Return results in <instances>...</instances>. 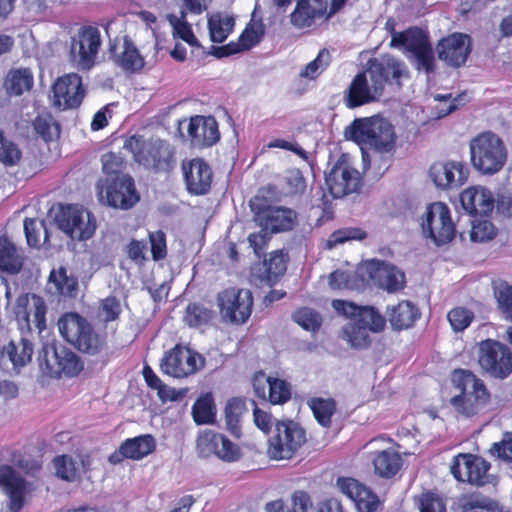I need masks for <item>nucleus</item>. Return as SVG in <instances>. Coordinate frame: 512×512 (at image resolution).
<instances>
[{"label":"nucleus","mask_w":512,"mask_h":512,"mask_svg":"<svg viewBox=\"0 0 512 512\" xmlns=\"http://www.w3.org/2000/svg\"><path fill=\"white\" fill-rule=\"evenodd\" d=\"M345 137L357 143L361 150L372 149L379 153L393 151L396 141L392 124L378 116L355 119L345 129Z\"/></svg>","instance_id":"1"},{"label":"nucleus","mask_w":512,"mask_h":512,"mask_svg":"<svg viewBox=\"0 0 512 512\" xmlns=\"http://www.w3.org/2000/svg\"><path fill=\"white\" fill-rule=\"evenodd\" d=\"M451 381L457 393L450 404L458 414L471 417L485 409L490 394L480 378L467 370H455Z\"/></svg>","instance_id":"2"},{"label":"nucleus","mask_w":512,"mask_h":512,"mask_svg":"<svg viewBox=\"0 0 512 512\" xmlns=\"http://www.w3.org/2000/svg\"><path fill=\"white\" fill-rule=\"evenodd\" d=\"M471 162L483 175L498 173L507 161V148L502 139L492 132H484L470 142Z\"/></svg>","instance_id":"3"},{"label":"nucleus","mask_w":512,"mask_h":512,"mask_svg":"<svg viewBox=\"0 0 512 512\" xmlns=\"http://www.w3.org/2000/svg\"><path fill=\"white\" fill-rule=\"evenodd\" d=\"M391 46L402 49L417 70L424 71L426 74L434 71V50L422 29L410 28L404 32L394 33Z\"/></svg>","instance_id":"4"},{"label":"nucleus","mask_w":512,"mask_h":512,"mask_svg":"<svg viewBox=\"0 0 512 512\" xmlns=\"http://www.w3.org/2000/svg\"><path fill=\"white\" fill-rule=\"evenodd\" d=\"M306 442V432L292 420L279 421L268 439L267 453L274 460L290 459Z\"/></svg>","instance_id":"5"},{"label":"nucleus","mask_w":512,"mask_h":512,"mask_svg":"<svg viewBox=\"0 0 512 512\" xmlns=\"http://www.w3.org/2000/svg\"><path fill=\"white\" fill-rule=\"evenodd\" d=\"M421 228L424 237L431 239L437 246L452 241L456 233L450 209L442 202L427 207L421 218Z\"/></svg>","instance_id":"6"},{"label":"nucleus","mask_w":512,"mask_h":512,"mask_svg":"<svg viewBox=\"0 0 512 512\" xmlns=\"http://www.w3.org/2000/svg\"><path fill=\"white\" fill-rule=\"evenodd\" d=\"M382 69V66L379 65H367L365 71L355 76L349 87L346 99V104L349 108L374 102L381 97L384 91L380 76Z\"/></svg>","instance_id":"7"},{"label":"nucleus","mask_w":512,"mask_h":512,"mask_svg":"<svg viewBox=\"0 0 512 512\" xmlns=\"http://www.w3.org/2000/svg\"><path fill=\"white\" fill-rule=\"evenodd\" d=\"M55 220L59 229L73 240H87L96 230V221L90 211L78 205L62 206Z\"/></svg>","instance_id":"8"},{"label":"nucleus","mask_w":512,"mask_h":512,"mask_svg":"<svg viewBox=\"0 0 512 512\" xmlns=\"http://www.w3.org/2000/svg\"><path fill=\"white\" fill-rule=\"evenodd\" d=\"M325 184L334 198H341L356 192L361 186V175L346 155L331 165L325 173Z\"/></svg>","instance_id":"9"},{"label":"nucleus","mask_w":512,"mask_h":512,"mask_svg":"<svg viewBox=\"0 0 512 512\" xmlns=\"http://www.w3.org/2000/svg\"><path fill=\"white\" fill-rule=\"evenodd\" d=\"M478 363L491 376L504 379L512 372V352L506 345L487 339L479 344Z\"/></svg>","instance_id":"10"},{"label":"nucleus","mask_w":512,"mask_h":512,"mask_svg":"<svg viewBox=\"0 0 512 512\" xmlns=\"http://www.w3.org/2000/svg\"><path fill=\"white\" fill-rule=\"evenodd\" d=\"M101 32L94 26H85L72 39L70 56L73 64L80 70L91 69L101 47Z\"/></svg>","instance_id":"11"},{"label":"nucleus","mask_w":512,"mask_h":512,"mask_svg":"<svg viewBox=\"0 0 512 512\" xmlns=\"http://www.w3.org/2000/svg\"><path fill=\"white\" fill-rule=\"evenodd\" d=\"M358 273L363 280L371 281L390 293L397 292L405 286L404 272L384 261L367 260L358 268Z\"/></svg>","instance_id":"12"},{"label":"nucleus","mask_w":512,"mask_h":512,"mask_svg":"<svg viewBox=\"0 0 512 512\" xmlns=\"http://www.w3.org/2000/svg\"><path fill=\"white\" fill-rule=\"evenodd\" d=\"M196 450L202 458L215 456L224 462H235L241 457V449L236 443L224 434L211 429H205L199 433Z\"/></svg>","instance_id":"13"},{"label":"nucleus","mask_w":512,"mask_h":512,"mask_svg":"<svg viewBox=\"0 0 512 512\" xmlns=\"http://www.w3.org/2000/svg\"><path fill=\"white\" fill-rule=\"evenodd\" d=\"M40 365L52 376H73L82 369L78 356L66 347L45 344L39 355Z\"/></svg>","instance_id":"14"},{"label":"nucleus","mask_w":512,"mask_h":512,"mask_svg":"<svg viewBox=\"0 0 512 512\" xmlns=\"http://www.w3.org/2000/svg\"><path fill=\"white\" fill-rule=\"evenodd\" d=\"M204 364L202 355L188 347L176 345L163 357L161 370L171 377L184 378L199 371Z\"/></svg>","instance_id":"15"},{"label":"nucleus","mask_w":512,"mask_h":512,"mask_svg":"<svg viewBox=\"0 0 512 512\" xmlns=\"http://www.w3.org/2000/svg\"><path fill=\"white\" fill-rule=\"evenodd\" d=\"M218 306L226 321L243 324L252 313L253 296L248 289L229 288L218 295Z\"/></svg>","instance_id":"16"},{"label":"nucleus","mask_w":512,"mask_h":512,"mask_svg":"<svg viewBox=\"0 0 512 512\" xmlns=\"http://www.w3.org/2000/svg\"><path fill=\"white\" fill-rule=\"evenodd\" d=\"M124 147L130 151L136 162L146 167H158L169 156V146L160 139L145 140L142 136H132Z\"/></svg>","instance_id":"17"},{"label":"nucleus","mask_w":512,"mask_h":512,"mask_svg":"<svg viewBox=\"0 0 512 512\" xmlns=\"http://www.w3.org/2000/svg\"><path fill=\"white\" fill-rule=\"evenodd\" d=\"M99 195L109 206L120 209L131 208L140 199L133 179L127 175L116 177L105 189L100 187Z\"/></svg>","instance_id":"18"},{"label":"nucleus","mask_w":512,"mask_h":512,"mask_svg":"<svg viewBox=\"0 0 512 512\" xmlns=\"http://www.w3.org/2000/svg\"><path fill=\"white\" fill-rule=\"evenodd\" d=\"M82 78L76 73L59 77L53 85V104L61 110L78 107L84 97Z\"/></svg>","instance_id":"19"},{"label":"nucleus","mask_w":512,"mask_h":512,"mask_svg":"<svg viewBox=\"0 0 512 512\" xmlns=\"http://www.w3.org/2000/svg\"><path fill=\"white\" fill-rule=\"evenodd\" d=\"M489 468V463L481 457L459 454L451 466V473L458 481L481 486L487 482Z\"/></svg>","instance_id":"20"},{"label":"nucleus","mask_w":512,"mask_h":512,"mask_svg":"<svg viewBox=\"0 0 512 512\" xmlns=\"http://www.w3.org/2000/svg\"><path fill=\"white\" fill-rule=\"evenodd\" d=\"M0 489L8 497L9 510L19 512L25 504L28 484L17 471L8 465L0 467Z\"/></svg>","instance_id":"21"},{"label":"nucleus","mask_w":512,"mask_h":512,"mask_svg":"<svg viewBox=\"0 0 512 512\" xmlns=\"http://www.w3.org/2000/svg\"><path fill=\"white\" fill-rule=\"evenodd\" d=\"M332 306L339 314L357 320L371 332H380L385 327V318L372 306H357L344 300H334Z\"/></svg>","instance_id":"22"},{"label":"nucleus","mask_w":512,"mask_h":512,"mask_svg":"<svg viewBox=\"0 0 512 512\" xmlns=\"http://www.w3.org/2000/svg\"><path fill=\"white\" fill-rule=\"evenodd\" d=\"M255 221L260 228L272 234L293 229L297 221L296 212L287 207L269 206L255 214Z\"/></svg>","instance_id":"23"},{"label":"nucleus","mask_w":512,"mask_h":512,"mask_svg":"<svg viewBox=\"0 0 512 512\" xmlns=\"http://www.w3.org/2000/svg\"><path fill=\"white\" fill-rule=\"evenodd\" d=\"M253 387L259 398L268 400L272 404H282L291 397V386L285 380L267 377L259 372L253 379Z\"/></svg>","instance_id":"24"},{"label":"nucleus","mask_w":512,"mask_h":512,"mask_svg":"<svg viewBox=\"0 0 512 512\" xmlns=\"http://www.w3.org/2000/svg\"><path fill=\"white\" fill-rule=\"evenodd\" d=\"M470 37L462 33H454L442 39L437 51L439 58L451 66H461L470 53Z\"/></svg>","instance_id":"25"},{"label":"nucleus","mask_w":512,"mask_h":512,"mask_svg":"<svg viewBox=\"0 0 512 512\" xmlns=\"http://www.w3.org/2000/svg\"><path fill=\"white\" fill-rule=\"evenodd\" d=\"M339 490L350 498L359 512H374L379 505L378 497L354 478L340 477L337 480Z\"/></svg>","instance_id":"26"},{"label":"nucleus","mask_w":512,"mask_h":512,"mask_svg":"<svg viewBox=\"0 0 512 512\" xmlns=\"http://www.w3.org/2000/svg\"><path fill=\"white\" fill-rule=\"evenodd\" d=\"M182 170L187 189L191 194L203 195L209 191L212 182V171L203 160L196 158L184 162Z\"/></svg>","instance_id":"27"},{"label":"nucleus","mask_w":512,"mask_h":512,"mask_svg":"<svg viewBox=\"0 0 512 512\" xmlns=\"http://www.w3.org/2000/svg\"><path fill=\"white\" fill-rule=\"evenodd\" d=\"M460 201L465 211L480 216L489 214L495 207L493 192L482 185L466 188L460 195Z\"/></svg>","instance_id":"28"},{"label":"nucleus","mask_w":512,"mask_h":512,"mask_svg":"<svg viewBox=\"0 0 512 512\" xmlns=\"http://www.w3.org/2000/svg\"><path fill=\"white\" fill-rule=\"evenodd\" d=\"M16 318L28 328L34 325L41 330L45 325L46 306L42 298L35 294L22 295L17 299Z\"/></svg>","instance_id":"29"},{"label":"nucleus","mask_w":512,"mask_h":512,"mask_svg":"<svg viewBox=\"0 0 512 512\" xmlns=\"http://www.w3.org/2000/svg\"><path fill=\"white\" fill-rule=\"evenodd\" d=\"M264 32L265 25L262 20L252 18L246 29L240 35L238 42H230L225 46L217 48L216 55L218 57H224L248 50L260 42Z\"/></svg>","instance_id":"30"},{"label":"nucleus","mask_w":512,"mask_h":512,"mask_svg":"<svg viewBox=\"0 0 512 512\" xmlns=\"http://www.w3.org/2000/svg\"><path fill=\"white\" fill-rule=\"evenodd\" d=\"M430 175L439 188L457 187L467 179V173L461 162L438 163L431 167Z\"/></svg>","instance_id":"31"},{"label":"nucleus","mask_w":512,"mask_h":512,"mask_svg":"<svg viewBox=\"0 0 512 512\" xmlns=\"http://www.w3.org/2000/svg\"><path fill=\"white\" fill-rule=\"evenodd\" d=\"M188 133L194 145L211 146L219 140L218 124L213 117H192L188 126Z\"/></svg>","instance_id":"32"},{"label":"nucleus","mask_w":512,"mask_h":512,"mask_svg":"<svg viewBox=\"0 0 512 512\" xmlns=\"http://www.w3.org/2000/svg\"><path fill=\"white\" fill-rule=\"evenodd\" d=\"M92 325L77 313H66L58 321L61 336L76 349Z\"/></svg>","instance_id":"33"},{"label":"nucleus","mask_w":512,"mask_h":512,"mask_svg":"<svg viewBox=\"0 0 512 512\" xmlns=\"http://www.w3.org/2000/svg\"><path fill=\"white\" fill-rule=\"evenodd\" d=\"M115 63L125 71H138L144 67V57L130 39H125L118 48L110 49Z\"/></svg>","instance_id":"34"},{"label":"nucleus","mask_w":512,"mask_h":512,"mask_svg":"<svg viewBox=\"0 0 512 512\" xmlns=\"http://www.w3.org/2000/svg\"><path fill=\"white\" fill-rule=\"evenodd\" d=\"M327 9L324 0H298L297 6L291 14L293 25L303 28L311 25L315 17L323 15Z\"/></svg>","instance_id":"35"},{"label":"nucleus","mask_w":512,"mask_h":512,"mask_svg":"<svg viewBox=\"0 0 512 512\" xmlns=\"http://www.w3.org/2000/svg\"><path fill=\"white\" fill-rule=\"evenodd\" d=\"M373 466L376 474L384 478H391L400 470L402 458L395 449L389 447L375 453Z\"/></svg>","instance_id":"36"},{"label":"nucleus","mask_w":512,"mask_h":512,"mask_svg":"<svg viewBox=\"0 0 512 512\" xmlns=\"http://www.w3.org/2000/svg\"><path fill=\"white\" fill-rule=\"evenodd\" d=\"M77 287V279L73 276H68L65 268L60 267L51 271L47 283L49 293L57 296L72 297L75 295Z\"/></svg>","instance_id":"37"},{"label":"nucleus","mask_w":512,"mask_h":512,"mask_svg":"<svg viewBox=\"0 0 512 512\" xmlns=\"http://www.w3.org/2000/svg\"><path fill=\"white\" fill-rule=\"evenodd\" d=\"M33 73L28 68L11 69L5 78L4 88L9 95L20 96L33 87Z\"/></svg>","instance_id":"38"},{"label":"nucleus","mask_w":512,"mask_h":512,"mask_svg":"<svg viewBox=\"0 0 512 512\" xmlns=\"http://www.w3.org/2000/svg\"><path fill=\"white\" fill-rule=\"evenodd\" d=\"M156 443L151 435H141L127 439L120 446V453L126 458L139 460L154 451Z\"/></svg>","instance_id":"39"},{"label":"nucleus","mask_w":512,"mask_h":512,"mask_svg":"<svg viewBox=\"0 0 512 512\" xmlns=\"http://www.w3.org/2000/svg\"><path fill=\"white\" fill-rule=\"evenodd\" d=\"M418 316V309L410 301H401L389 309L390 323L399 330L412 326Z\"/></svg>","instance_id":"40"},{"label":"nucleus","mask_w":512,"mask_h":512,"mask_svg":"<svg viewBox=\"0 0 512 512\" xmlns=\"http://www.w3.org/2000/svg\"><path fill=\"white\" fill-rule=\"evenodd\" d=\"M234 18L227 13H215L208 18L210 38L215 43L224 42L234 28Z\"/></svg>","instance_id":"41"},{"label":"nucleus","mask_w":512,"mask_h":512,"mask_svg":"<svg viewBox=\"0 0 512 512\" xmlns=\"http://www.w3.org/2000/svg\"><path fill=\"white\" fill-rule=\"evenodd\" d=\"M216 413L217 410L211 393L201 394L192 406L193 420L198 425L214 424Z\"/></svg>","instance_id":"42"},{"label":"nucleus","mask_w":512,"mask_h":512,"mask_svg":"<svg viewBox=\"0 0 512 512\" xmlns=\"http://www.w3.org/2000/svg\"><path fill=\"white\" fill-rule=\"evenodd\" d=\"M367 65L374 66L379 65L382 66V71L380 73L381 76V84L385 87V84L390 79L397 81L399 84V79L407 74L406 66L400 60L392 57V56H383L380 59L370 60Z\"/></svg>","instance_id":"43"},{"label":"nucleus","mask_w":512,"mask_h":512,"mask_svg":"<svg viewBox=\"0 0 512 512\" xmlns=\"http://www.w3.org/2000/svg\"><path fill=\"white\" fill-rule=\"evenodd\" d=\"M54 466L58 477L66 481H74L86 471L82 459H73L70 456H58L54 460Z\"/></svg>","instance_id":"44"},{"label":"nucleus","mask_w":512,"mask_h":512,"mask_svg":"<svg viewBox=\"0 0 512 512\" xmlns=\"http://www.w3.org/2000/svg\"><path fill=\"white\" fill-rule=\"evenodd\" d=\"M186 10H181L180 15L168 14L167 20L172 27L174 38H179L192 47L199 46L198 40L193 33L191 25L187 22Z\"/></svg>","instance_id":"45"},{"label":"nucleus","mask_w":512,"mask_h":512,"mask_svg":"<svg viewBox=\"0 0 512 512\" xmlns=\"http://www.w3.org/2000/svg\"><path fill=\"white\" fill-rule=\"evenodd\" d=\"M129 26V19L126 15H117L108 20L103 27L109 39L110 49L118 48L119 44L129 39L127 30Z\"/></svg>","instance_id":"46"},{"label":"nucleus","mask_w":512,"mask_h":512,"mask_svg":"<svg viewBox=\"0 0 512 512\" xmlns=\"http://www.w3.org/2000/svg\"><path fill=\"white\" fill-rule=\"evenodd\" d=\"M21 266V257L16 247L6 237H0V270L16 273Z\"/></svg>","instance_id":"47"},{"label":"nucleus","mask_w":512,"mask_h":512,"mask_svg":"<svg viewBox=\"0 0 512 512\" xmlns=\"http://www.w3.org/2000/svg\"><path fill=\"white\" fill-rule=\"evenodd\" d=\"M370 330L357 320L351 319L342 329V337L354 348H365L369 344Z\"/></svg>","instance_id":"48"},{"label":"nucleus","mask_w":512,"mask_h":512,"mask_svg":"<svg viewBox=\"0 0 512 512\" xmlns=\"http://www.w3.org/2000/svg\"><path fill=\"white\" fill-rule=\"evenodd\" d=\"M107 347V339L104 333L95 331L93 326L88 330L82 340L79 341L77 350L88 355H99Z\"/></svg>","instance_id":"49"},{"label":"nucleus","mask_w":512,"mask_h":512,"mask_svg":"<svg viewBox=\"0 0 512 512\" xmlns=\"http://www.w3.org/2000/svg\"><path fill=\"white\" fill-rule=\"evenodd\" d=\"M6 353L14 367H22L31 360L33 347L32 344L25 339H21L19 342L11 341L6 347Z\"/></svg>","instance_id":"50"},{"label":"nucleus","mask_w":512,"mask_h":512,"mask_svg":"<svg viewBox=\"0 0 512 512\" xmlns=\"http://www.w3.org/2000/svg\"><path fill=\"white\" fill-rule=\"evenodd\" d=\"M245 411V403L240 398H232L225 408V421L227 429L236 437L240 436V418Z\"/></svg>","instance_id":"51"},{"label":"nucleus","mask_w":512,"mask_h":512,"mask_svg":"<svg viewBox=\"0 0 512 512\" xmlns=\"http://www.w3.org/2000/svg\"><path fill=\"white\" fill-rule=\"evenodd\" d=\"M331 54L327 49H322L317 57L309 62L299 73L301 78L314 80L319 77L330 65Z\"/></svg>","instance_id":"52"},{"label":"nucleus","mask_w":512,"mask_h":512,"mask_svg":"<svg viewBox=\"0 0 512 512\" xmlns=\"http://www.w3.org/2000/svg\"><path fill=\"white\" fill-rule=\"evenodd\" d=\"M310 407L319 424L323 427H328L331 424V417L335 410V402L332 399H313Z\"/></svg>","instance_id":"53"},{"label":"nucleus","mask_w":512,"mask_h":512,"mask_svg":"<svg viewBox=\"0 0 512 512\" xmlns=\"http://www.w3.org/2000/svg\"><path fill=\"white\" fill-rule=\"evenodd\" d=\"M471 225L470 238L473 242L491 240L496 234V229L492 222L483 216L475 218Z\"/></svg>","instance_id":"54"},{"label":"nucleus","mask_w":512,"mask_h":512,"mask_svg":"<svg viewBox=\"0 0 512 512\" xmlns=\"http://www.w3.org/2000/svg\"><path fill=\"white\" fill-rule=\"evenodd\" d=\"M463 512H501V508L488 497L472 495L463 504Z\"/></svg>","instance_id":"55"},{"label":"nucleus","mask_w":512,"mask_h":512,"mask_svg":"<svg viewBox=\"0 0 512 512\" xmlns=\"http://www.w3.org/2000/svg\"><path fill=\"white\" fill-rule=\"evenodd\" d=\"M24 231L27 243L31 247H38L41 243V234H44V241L47 240L48 234L43 220L26 219L24 221Z\"/></svg>","instance_id":"56"},{"label":"nucleus","mask_w":512,"mask_h":512,"mask_svg":"<svg viewBox=\"0 0 512 512\" xmlns=\"http://www.w3.org/2000/svg\"><path fill=\"white\" fill-rule=\"evenodd\" d=\"M365 238L366 233L363 230L359 228H345L332 233L326 242V246L328 249H332L346 241L363 240Z\"/></svg>","instance_id":"57"},{"label":"nucleus","mask_w":512,"mask_h":512,"mask_svg":"<svg viewBox=\"0 0 512 512\" xmlns=\"http://www.w3.org/2000/svg\"><path fill=\"white\" fill-rule=\"evenodd\" d=\"M34 129L45 141L59 135V126L50 115H40L34 121Z\"/></svg>","instance_id":"58"},{"label":"nucleus","mask_w":512,"mask_h":512,"mask_svg":"<svg viewBox=\"0 0 512 512\" xmlns=\"http://www.w3.org/2000/svg\"><path fill=\"white\" fill-rule=\"evenodd\" d=\"M448 321L455 332L465 330L472 322L474 315L463 307L452 309L447 315Z\"/></svg>","instance_id":"59"},{"label":"nucleus","mask_w":512,"mask_h":512,"mask_svg":"<svg viewBox=\"0 0 512 512\" xmlns=\"http://www.w3.org/2000/svg\"><path fill=\"white\" fill-rule=\"evenodd\" d=\"M211 318V312L198 304H190L186 309L185 322L190 327H200Z\"/></svg>","instance_id":"60"},{"label":"nucleus","mask_w":512,"mask_h":512,"mask_svg":"<svg viewBox=\"0 0 512 512\" xmlns=\"http://www.w3.org/2000/svg\"><path fill=\"white\" fill-rule=\"evenodd\" d=\"M269 281L276 279L286 271V258L282 251L271 253L270 258L264 262Z\"/></svg>","instance_id":"61"},{"label":"nucleus","mask_w":512,"mask_h":512,"mask_svg":"<svg viewBox=\"0 0 512 512\" xmlns=\"http://www.w3.org/2000/svg\"><path fill=\"white\" fill-rule=\"evenodd\" d=\"M293 318L303 329L307 331H316L321 325L320 316L310 308L298 310Z\"/></svg>","instance_id":"62"},{"label":"nucleus","mask_w":512,"mask_h":512,"mask_svg":"<svg viewBox=\"0 0 512 512\" xmlns=\"http://www.w3.org/2000/svg\"><path fill=\"white\" fill-rule=\"evenodd\" d=\"M495 296L500 310L512 320V286L506 283L499 284L495 288Z\"/></svg>","instance_id":"63"},{"label":"nucleus","mask_w":512,"mask_h":512,"mask_svg":"<svg viewBox=\"0 0 512 512\" xmlns=\"http://www.w3.org/2000/svg\"><path fill=\"white\" fill-rule=\"evenodd\" d=\"M21 158L22 152L18 145L7 138L0 151V163L4 166H15L19 164Z\"/></svg>","instance_id":"64"}]
</instances>
